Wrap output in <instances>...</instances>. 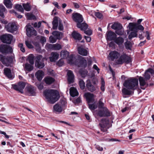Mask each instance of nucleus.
I'll use <instances>...</instances> for the list:
<instances>
[{"label":"nucleus","mask_w":154,"mask_h":154,"mask_svg":"<svg viewBox=\"0 0 154 154\" xmlns=\"http://www.w3.org/2000/svg\"><path fill=\"white\" fill-rule=\"evenodd\" d=\"M85 38L86 39V41L88 42H89L91 41V38L89 36H84Z\"/></svg>","instance_id":"nucleus-64"},{"label":"nucleus","mask_w":154,"mask_h":154,"mask_svg":"<svg viewBox=\"0 0 154 154\" xmlns=\"http://www.w3.org/2000/svg\"><path fill=\"white\" fill-rule=\"evenodd\" d=\"M26 34L28 37H30L32 35H36V31L30 25H27L26 26Z\"/></svg>","instance_id":"nucleus-13"},{"label":"nucleus","mask_w":154,"mask_h":154,"mask_svg":"<svg viewBox=\"0 0 154 154\" xmlns=\"http://www.w3.org/2000/svg\"><path fill=\"white\" fill-rule=\"evenodd\" d=\"M41 25V22L40 21L38 23H35L34 24V26L35 28H39Z\"/></svg>","instance_id":"nucleus-59"},{"label":"nucleus","mask_w":154,"mask_h":154,"mask_svg":"<svg viewBox=\"0 0 154 154\" xmlns=\"http://www.w3.org/2000/svg\"><path fill=\"white\" fill-rule=\"evenodd\" d=\"M44 94L48 101L52 103H55L60 98L59 92L55 90H45L44 92Z\"/></svg>","instance_id":"nucleus-2"},{"label":"nucleus","mask_w":154,"mask_h":154,"mask_svg":"<svg viewBox=\"0 0 154 154\" xmlns=\"http://www.w3.org/2000/svg\"><path fill=\"white\" fill-rule=\"evenodd\" d=\"M122 27L121 25L118 23H115L111 26V28L116 30V33L118 35H121L124 33V31L122 29Z\"/></svg>","instance_id":"nucleus-7"},{"label":"nucleus","mask_w":154,"mask_h":154,"mask_svg":"<svg viewBox=\"0 0 154 154\" xmlns=\"http://www.w3.org/2000/svg\"><path fill=\"white\" fill-rule=\"evenodd\" d=\"M68 63L71 64H74L78 67H85L87 66L86 60L82 57L80 56L77 60L75 59L73 55H71L68 58Z\"/></svg>","instance_id":"nucleus-3"},{"label":"nucleus","mask_w":154,"mask_h":154,"mask_svg":"<svg viewBox=\"0 0 154 154\" xmlns=\"http://www.w3.org/2000/svg\"><path fill=\"white\" fill-rule=\"evenodd\" d=\"M29 96H35V90L34 87L31 85H28L26 88Z\"/></svg>","instance_id":"nucleus-20"},{"label":"nucleus","mask_w":154,"mask_h":154,"mask_svg":"<svg viewBox=\"0 0 154 154\" xmlns=\"http://www.w3.org/2000/svg\"><path fill=\"white\" fill-rule=\"evenodd\" d=\"M97 113L100 117L110 116V113L106 107H103V109H99Z\"/></svg>","instance_id":"nucleus-12"},{"label":"nucleus","mask_w":154,"mask_h":154,"mask_svg":"<svg viewBox=\"0 0 154 154\" xmlns=\"http://www.w3.org/2000/svg\"><path fill=\"white\" fill-rule=\"evenodd\" d=\"M140 85L141 86V88L142 89H144L141 87L142 86H143L145 85L146 87H147L149 86V84L148 83H146L145 80L144 79L143 77H140L139 79Z\"/></svg>","instance_id":"nucleus-32"},{"label":"nucleus","mask_w":154,"mask_h":154,"mask_svg":"<svg viewBox=\"0 0 154 154\" xmlns=\"http://www.w3.org/2000/svg\"><path fill=\"white\" fill-rule=\"evenodd\" d=\"M0 52L3 54L11 53L12 52V48L9 45H2L0 46Z\"/></svg>","instance_id":"nucleus-10"},{"label":"nucleus","mask_w":154,"mask_h":154,"mask_svg":"<svg viewBox=\"0 0 154 154\" xmlns=\"http://www.w3.org/2000/svg\"><path fill=\"white\" fill-rule=\"evenodd\" d=\"M67 75L68 81L69 83L73 82L74 76L71 70H69L67 73Z\"/></svg>","instance_id":"nucleus-21"},{"label":"nucleus","mask_w":154,"mask_h":154,"mask_svg":"<svg viewBox=\"0 0 154 154\" xmlns=\"http://www.w3.org/2000/svg\"><path fill=\"white\" fill-rule=\"evenodd\" d=\"M0 60L5 66H8L12 63L13 59L11 57H5L2 55L0 54Z\"/></svg>","instance_id":"nucleus-9"},{"label":"nucleus","mask_w":154,"mask_h":154,"mask_svg":"<svg viewBox=\"0 0 154 154\" xmlns=\"http://www.w3.org/2000/svg\"><path fill=\"white\" fill-rule=\"evenodd\" d=\"M149 73L153 75L154 74V70L152 69L149 68L146 71L144 75L146 80H148L150 78V75Z\"/></svg>","instance_id":"nucleus-22"},{"label":"nucleus","mask_w":154,"mask_h":154,"mask_svg":"<svg viewBox=\"0 0 154 154\" xmlns=\"http://www.w3.org/2000/svg\"><path fill=\"white\" fill-rule=\"evenodd\" d=\"M77 25L78 28L80 29L81 30L83 31L86 30L88 26V25L86 23H79L77 24Z\"/></svg>","instance_id":"nucleus-29"},{"label":"nucleus","mask_w":154,"mask_h":154,"mask_svg":"<svg viewBox=\"0 0 154 154\" xmlns=\"http://www.w3.org/2000/svg\"><path fill=\"white\" fill-rule=\"evenodd\" d=\"M54 111L56 113H60L62 112V108L59 105L56 104L53 107Z\"/></svg>","instance_id":"nucleus-35"},{"label":"nucleus","mask_w":154,"mask_h":154,"mask_svg":"<svg viewBox=\"0 0 154 154\" xmlns=\"http://www.w3.org/2000/svg\"><path fill=\"white\" fill-rule=\"evenodd\" d=\"M95 16L98 18L101 19L103 17L102 14L99 12H96L95 13Z\"/></svg>","instance_id":"nucleus-55"},{"label":"nucleus","mask_w":154,"mask_h":154,"mask_svg":"<svg viewBox=\"0 0 154 154\" xmlns=\"http://www.w3.org/2000/svg\"><path fill=\"white\" fill-rule=\"evenodd\" d=\"M35 85L38 87L39 90H42L43 88V85L39 82H37L35 83Z\"/></svg>","instance_id":"nucleus-52"},{"label":"nucleus","mask_w":154,"mask_h":154,"mask_svg":"<svg viewBox=\"0 0 154 154\" xmlns=\"http://www.w3.org/2000/svg\"><path fill=\"white\" fill-rule=\"evenodd\" d=\"M95 148L97 150L99 151H102L103 149V147H100L98 145H96L95 146Z\"/></svg>","instance_id":"nucleus-62"},{"label":"nucleus","mask_w":154,"mask_h":154,"mask_svg":"<svg viewBox=\"0 0 154 154\" xmlns=\"http://www.w3.org/2000/svg\"><path fill=\"white\" fill-rule=\"evenodd\" d=\"M44 80L46 84L50 85L54 82L55 80L51 77L48 76L45 78Z\"/></svg>","instance_id":"nucleus-33"},{"label":"nucleus","mask_w":154,"mask_h":154,"mask_svg":"<svg viewBox=\"0 0 154 154\" xmlns=\"http://www.w3.org/2000/svg\"><path fill=\"white\" fill-rule=\"evenodd\" d=\"M102 98L100 99L98 101V108L99 110L103 109V107H105L104 106V103L102 102Z\"/></svg>","instance_id":"nucleus-47"},{"label":"nucleus","mask_w":154,"mask_h":154,"mask_svg":"<svg viewBox=\"0 0 154 154\" xmlns=\"http://www.w3.org/2000/svg\"><path fill=\"white\" fill-rule=\"evenodd\" d=\"M34 56L33 55L30 54L29 55L28 57V60L29 62L31 65H33L34 63Z\"/></svg>","instance_id":"nucleus-40"},{"label":"nucleus","mask_w":154,"mask_h":154,"mask_svg":"<svg viewBox=\"0 0 154 154\" xmlns=\"http://www.w3.org/2000/svg\"><path fill=\"white\" fill-rule=\"evenodd\" d=\"M131 62L130 57L125 54L121 55L119 58L117 60L116 63L117 64H122L123 63H129Z\"/></svg>","instance_id":"nucleus-5"},{"label":"nucleus","mask_w":154,"mask_h":154,"mask_svg":"<svg viewBox=\"0 0 154 154\" xmlns=\"http://www.w3.org/2000/svg\"><path fill=\"white\" fill-rule=\"evenodd\" d=\"M117 35L116 34L111 31L108 32L106 34V39L109 41H114Z\"/></svg>","instance_id":"nucleus-17"},{"label":"nucleus","mask_w":154,"mask_h":154,"mask_svg":"<svg viewBox=\"0 0 154 154\" xmlns=\"http://www.w3.org/2000/svg\"><path fill=\"white\" fill-rule=\"evenodd\" d=\"M145 33V36L146 37L147 39L148 40H149L150 39V34L148 31H146Z\"/></svg>","instance_id":"nucleus-60"},{"label":"nucleus","mask_w":154,"mask_h":154,"mask_svg":"<svg viewBox=\"0 0 154 154\" xmlns=\"http://www.w3.org/2000/svg\"><path fill=\"white\" fill-rule=\"evenodd\" d=\"M138 85V80L136 78H131L125 80L123 84L124 88L122 90V93L125 95H130L134 92L131 90L136 89Z\"/></svg>","instance_id":"nucleus-1"},{"label":"nucleus","mask_w":154,"mask_h":154,"mask_svg":"<svg viewBox=\"0 0 154 154\" xmlns=\"http://www.w3.org/2000/svg\"><path fill=\"white\" fill-rule=\"evenodd\" d=\"M86 86L88 90L91 92L96 90L95 87L91 84V81L89 80L87 81Z\"/></svg>","instance_id":"nucleus-23"},{"label":"nucleus","mask_w":154,"mask_h":154,"mask_svg":"<svg viewBox=\"0 0 154 154\" xmlns=\"http://www.w3.org/2000/svg\"><path fill=\"white\" fill-rule=\"evenodd\" d=\"M15 8L18 11L23 13L24 12V10L21 5L17 4L15 6Z\"/></svg>","instance_id":"nucleus-45"},{"label":"nucleus","mask_w":154,"mask_h":154,"mask_svg":"<svg viewBox=\"0 0 154 154\" xmlns=\"http://www.w3.org/2000/svg\"><path fill=\"white\" fill-rule=\"evenodd\" d=\"M63 29V24L60 22L59 26H58V29L60 30H62Z\"/></svg>","instance_id":"nucleus-61"},{"label":"nucleus","mask_w":154,"mask_h":154,"mask_svg":"<svg viewBox=\"0 0 154 154\" xmlns=\"http://www.w3.org/2000/svg\"><path fill=\"white\" fill-rule=\"evenodd\" d=\"M73 102L75 104H79L81 102V100L80 98L79 97L76 100H74Z\"/></svg>","instance_id":"nucleus-58"},{"label":"nucleus","mask_w":154,"mask_h":154,"mask_svg":"<svg viewBox=\"0 0 154 154\" xmlns=\"http://www.w3.org/2000/svg\"><path fill=\"white\" fill-rule=\"evenodd\" d=\"M25 68L26 71H30L33 69V66L28 63H26L25 64Z\"/></svg>","instance_id":"nucleus-41"},{"label":"nucleus","mask_w":154,"mask_h":154,"mask_svg":"<svg viewBox=\"0 0 154 154\" xmlns=\"http://www.w3.org/2000/svg\"><path fill=\"white\" fill-rule=\"evenodd\" d=\"M25 44L26 46L29 48H33V46L32 45L31 43L28 41H25Z\"/></svg>","instance_id":"nucleus-51"},{"label":"nucleus","mask_w":154,"mask_h":154,"mask_svg":"<svg viewBox=\"0 0 154 154\" xmlns=\"http://www.w3.org/2000/svg\"><path fill=\"white\" fill-rule=\"evenodd\" d=\"M128 27L129 29L132 31L128 35V38L130 39H131L132 38L137 36V33L138 30L143 31L144 29L142 25L135 23H129Z\"/></svg>","instance_id":"nucleus-4"},{"label":"nucleus","mask_w":154,"mask_h":154,"mask_svg":"<svg viewBox=\"0 0 154 154\" xmlns=\"http://www.w3.org/2000/svg\"><path fill=\"white\" fill-rule=\"evenodd\" d=\"M78 50L79 53V54L84 56L87 55L88 54V51L86 50L81 47H79L78 48Z\"/></svg>","instance_id":"nucleus-34"},{"label":"nucleus","mask_w":154,"mask_h":154,"mask_svg":"<svg viewBox=\"0 0 154 154\" xmlns=\"http://www.w3.org/2000/svg\"><path fill=\"white\" fill-rule=\"evenodd\" d=\"M54 44H47L45 47L47 49L53 50Z\"/></svg>","instance_id":"nucleus-50"},{"label":"nucleus","mask_w":154,"mask_h":154,"mask_svg":"<svg viewBox=\"0 0 154 154\" xmlns=\"http://www.w3.org/2000/svg\"><path fill=\"white\" fill-rule=\"evenodd\" d=\"M124 39L121 36H119L117 37H116L114 42L118 45L119 46H120L123 45L124 42Z\"/></svg>","instance_id":"nucleus-26"},{"label":"nucleus","mask_w":154,"mask_h":154,"mask_svg":"<svg viewBox=\"0 0 154 154\" xmlns=\"http://www.w3.org/2000/svg\"><path fill=\"white\" fill-rule=\"evenodd\" d=\"M44 75V72L42 70H39L36 72L35 75L38 80L41 81L43 78Z\"/></svg>","instance_id":"nucleus-25"},{"label":"nucleus","mask_w":154,"mask_h":154,"mask_svg":"<svg viewBox=\"0 0 154 154\" xmlns=\"http://www.w3.org/2000/svg\"><path fill=\"white\" fill-rule=\"evenodd\" d=\"M72 19L77 23V24L82 22L83 18L82 15L78 13H73L72 14Z\"/></svg>","instance_id":"nucleus-14"},{"label":"nucleus","mask_w":154,"mask_h":154,"mask_svg":"<svg viewBox=\"0 0 154 154\" xmlns=\"http://www.w3.org/2000/svg\"><path fill=\"white\" fill-rule=\"evenodd\" d=\"M51 55V57H49L50 61L51 62L55 61L58 58L59 56V54L57 52H52Z\"/></svg>","instance_id":"nucleus-28"},{"label":"nucleus","mask_w":154,"mask_h":154,"mask_svg":"<svg viewBox=\"0 0 154 154\" xmlns=\"http://www.w3.org/2000/svg\"><path fill=\"white\" fill-rule=\"evenodd\" d=\"M13 12L15 14L16 16L19 19L21 18L23 16L22 15H19L16 12L14 11Z\"/></svg>","instance_id":"nucleus-63"},{"label":"nucleus","mask_w":154,"mask_h":154,"mask_svg":"<svg viewBox=\"0 0 154 154\" xmlns=\"http://www.w3.org/2000/svg\"><path fill=\"white\" fill-rule=\"evenodd\" d=\"M52 34L57 39H60L63 37L62 33L60 32L55 31L53 32Z\"/></svg>","instance_id":"nucleus-31"},{"label":"nucleus","mask_w":154,"mask_h":154,"mask_svg":"<svg viewBox=\"0 0 154 154\" xmlns=\"http://www.w3.org/2000/svg\"><path fill=\"white\" fill-rule=\"evenodd\" d=\"M57 64L59 66H62L64 64V61L62 59H60L57 62Z\"/></svg>","instance_id":"nucleus-56"},{"label":"nucleus","mask_w":154,"mask_h":154,"mask_svg":"<svg viewBox=\"0 0 154 154\" xmlns=\"http://www.w3.org/2000/svg\"><path fill=\"white\" fill-rule=\"evenodd\" d=\"M84 31V33L86 35H91L92 34V31L90 29H88L87 30H85Z\"/></svg>","instance_id":"nucleus-57"},{"label":"nucleus","mask_w":154,"mask_h":154,"mask_svg":"<svg viewBox=\"0 0 154 154\" xmlns=\"http://www.w3.org/2000/svg\"><path fill=\"white\" fill-rule=\"evenodd\" d=\"M18 47L20 48V50L23 52H25V49L23 47V44L20 43L18 44Z\"/></svg>","instance_id":"nucleus-54"},{"label":"nucleus","mask_w":154,"mask_h":154,"mask_svg":"<svg viewBox=\"0 0 154 154\" xmlns=\"http://www.w3.org/2000/svg\"><path fill=\"white\" fill-rule=\"evenodd\" d=\"M119 56V53L116 51H112L109 54V57L112 61H113L115 59H117Z\"/></svg>","instance_id":"nucleus-19"},{"label":"nucleus","mask_w":154,"mask_h":154,"mask_svg":"<svg viewBox=\"0 0 154 154\" xmlns=\"http://www.w3.org/2000/svg\"><path fill=\"white\" fill-rule=\"evenodd\" d=\"M22 5L24 9L26 11H30L31 9V6L28 3L23 4Z\"/></svg>","instance_id":"nucleus-38"},{"label":"nucleus","mask_w":154,"mask_h":154,"mask_svg":"<svg viewBox=\"0 0 154 154\" xmlns=\"http://www.w3.org/2000/svg\"><path fill=\"white\" fill-rule=\"evenodd\" d=\"M89 108L91 110H94L97 108V103H94L93 104L88 103Z\"/></svg>","instance_id":"nucleus-44"},{"label":"nucleus","mask_w":154,"mask_h":154,"mask_svg":"<svg viewBox=\"0 0 154 154\" xmlns=\"http://www.w3.org/2000/svg\"><path fill=\"white\" fill-rule=\"evenodd\" d=\"M69 93L70 95L72 97L77 96L79 94V93L76 89L73 87L70 88Z\"/></svg>","instance_id":"nucleus-30"},{"label":"nucleus","mask_w":154,"mask_h":154,"mask_svg":"<svg viewBox=\"0 0 154 154\" xmlns=\"http://www.w3.org/2000/svg\"><path fill=\"white\" fill-rule=\"evenodd\" d=\"M25 86V83L23 82H19L17 85H12L13 88L14 89L19 91L21 93H23V90L24 89Z\"/></svg>","instance_id":"nucleus-15"},{"label":"nucleus","mask_w":154,"mask_h":154,"mask_svg":"<svg viewBox=\"0 0 154 154\" xmlns=\"http://www.w3.org/2000/svg\"><path fill=\"white\" fill-rule=\"evenodd\" d=\"M101 86L100 88L101 90L103 91L105 90V82L103 79V78H101Z\"/></svg>","instance_id":"nucleus-49"},{"label":"nucleus","mask_w":154,"mask_h":154,"mask_svg":"<svg viewBox=\"0 0 154 154\" xmlns=\"http://www.w3.org/2000/svg\"><path fill=\"white\" fill-rule=\"evenodd\" d=\"M62 48V46L59 44L57 43L54 44L53 50H59Z\"/></svg>","instance_id":"nucleus-48"},{"label":"nucleus","mask_w":154,"mask_h":154,"mask_svg":"<svg viewBox=\"0 0 154 154\" xmlns=\"http://www.w3.org/2000/svg\"><path fill=\"white\" fill-rule=\"evenodd\" d=\"M125 45L127 49L131 50L132 46V43L131 42L128 41L125 43Z\"/></svg>","instance_id":"nucleus-43"},{"label":"nucleus","mask_w":154,"mask_h":154,"mask_svg":"<svg viewBox=\"0 0 154 154\" xmlns=\"http://www.w3.org/2000/svg\"><path fill=\"white\" fill-rule=\"evenodd\" d=\"M69 53L66 51H62L61 52L60 56L62 58L66 59L68 57Z\"/></svg>","instance_id":"nucleus-36"},{"label":"nucleus","mask_w":154,"mask_h":154,"mask_svg":"<svg viewBox=\"0 0 154 154\" xmlns=\"http://www.w3.org/2000/svg\"><path fill=\"white\" fill-rule=\"evenodd\" d=\"M88 103H92L94 101V94L90 93H86L84 94Z\"/></svg>","instance_id":"nucleus-18"},{"label":"nucleus","mask_w":154,"mask_h":154,"mask_svg":"<svg viewBox=\"0 0 154 154\" xmlns=\"http://www.w3.org/2000/svg\"><path fill=\"white\" fill-rule=\"evenodd\" d=\"M79 84L81 89H84L85 87V83L82 79H80L79 81Z\"/></svg>","instance_id":"nucleus-46"},{"label":"nucleus","mask_w":154,"mask_h":154,"mask_svg":"<svg viewBox=\"0 0 154 154\" xmlns=\"http://www.w3.org/2000/svg\"><path fill=\"white\" fill-rule=\"evenodd\" d=\"M4 73L8 78L12 79L14 78L11 74V70L8 68H5L4 69Z\"/></svg>","instance_id":"nucleus-24"},{"label":"nucleus","mask_w":154,"mask_h":154,"mask_svg":"<svg viewBox=\"0 0 154 154\" xmlns=\"http://www.w3.org/2000/svg\"><path fill=\"white\" fill-rule=\"evenodd\" d=\"M57 39L55 37H53L52 36L49 37V40L51 42L54 43L56 42Z\"/></svg>","instance_id":"nucleus-53"},{"label":"nucleus","mask_w":154,"mask_h":154,"mask_svg":"<svg viewBox=\"0 0 154 154\" xmlns=\"http://www.w3.org/2000/svg\"><path fill=\"white\" fill-rule=\"evenodd\" d=\"M53 29H57L58 25V20L57 18H54L52 22Z\"/></svg>","instance_id":"nucleus-37"},{"label":"nucleus","mask_w":154,"mask_h":154,"mask_svg":"<svg viewBox=\"0 0 154 154\" xmlns=\"http://www.w3.org/2000/svg\"><path fill=\"white\" fill-rule=\"evenodd\" d=\"M72 35L74 39L78 41L80 40L82 38L81 35L76 31H74L72 33Z\"/></svg>","instance_id":"nucleus-27"},{"label":"nucleus","mask_w":154,"mask_h":154,"mask_svg":"<svg viewBox=\"0 0 154 154\" xmlns=\"http://www.w3.org/2000/svg\"><path fill=\"white\" fill-rule=\"evenodd\" d=\"M44 58L41 55H38L36 57V60L35 63V65L36 67L42 69L45 66L44 63Z\"/></svg>","instance_id":"nucleus-8"},{"label":"nucleus","mask_w":154,"mask_h":154,"mask_svg":"<svg viewBox=\"0 0 154 154\" xmlns=\"http://www.w3.org/2000/svg\"><path fill=\"white\" fill-rule=\"evenodd\" d=\"M99 125L100 127V130L103 132H106L107 129L109 127V121L107 118L102 119Z\"/></svg>","instance_id":"nucleus-6"},{"label":"nucleus","mask_w":154,"mask_h":154,"mask_svg":"<svg viewBox=\"0 0 154 154\" xmlns=\"http://www.w3.org/2000/svg\"><path fill=\"white\" fill-rule=\"evenodd\" d=\"M25 15L28 20H34L35 19V16L31 13H26Z\"/></svg>","instance_id":"nucleus-39"},{"label":"nucleus","mask_w":154,"mask_h":154,"mask_svg":"<svg viewBox=\"0 0 154 154\" xmlns=\"http://www.w3.org/2000/svg\"><path fill=\"white\" fill-rule=\"evenodd\" d=\"M13 36L9 34L2 35L0 38L3 43L10 44L13 39Z\"/></svg>","instance_id":"nucleus-11"},{"label":"nucleus","mask_w":154,"mask_h":154,"mask_svg":"<svg viewBox=\"0 0 154 154\" xmlns=\"http://www.w3.org/2000/svg\"><path fill=\"white\" fill-rule=\"evenodd\" d=\"M5 7L3 5H0V16L3 18L4 17V12L5 11Z\"/></svg>","instance_id":"nucleus-42"},{"label":"nucleus","mask_w":154,"mask_h":154,"mask_svg":"<svg viewBox=\"0 0 154 154\" xmlns=\"http://www.w3.org/2000/svg\"><path fill=\"white\" fill-rule=\"evenodd\" d=\"M6 30L8 32H13L17 29V27L15 24L13 23H9L5 26Z\"/></svg>","instance_id":"nucleus-16"}]
</instances>
